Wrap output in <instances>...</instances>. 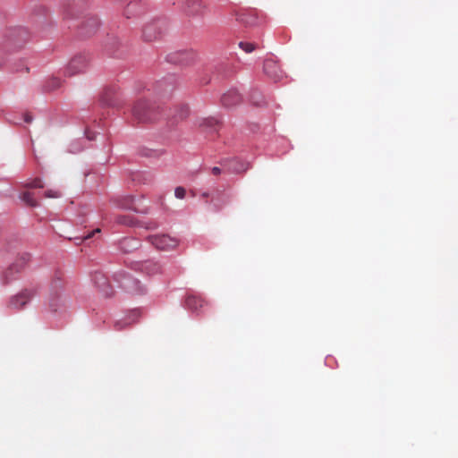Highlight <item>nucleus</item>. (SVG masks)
<instances>
[{
  "label": "nucleus",
  "mask_w": 458,
  "mask_h": 458,
  "mask_svg": "<svg viewBox=\"0 0 458 458\" xmlns=\"http://www.w3.org/2000/svg\"><path fill=\"white\" fill-rule=\"evenodd\" d=\"M89 57L85 54L73 56L65 68V74L73 76L84 72L89 65Z\"/></svg>",
  "instance_id": "6"
},
{
  "label": "nucleus",
  "mask_w": 458,
  "mask_h": 458,
  "mask_svg": "<svg viewBox=\"0 0 458 458\" xmlns=\"http://www.w3.org/2000/svg\"><path fill=\"white\" fill-rule=\"evenodd\" d=\"M126 325H128V324L127 323H123L122 321H116L114 323V328L116 330H122V329H123L125 327Z\"/></svg>",
  "instance_id": "31"
},
{
  "label": "nucleus",
  "mask_w": 458,
  "mask_h": 458,
  "mask_svg": "<svg viewBox=\"0 0 458 458\" xmlns=\"http://www.w3.org/2000/svg\"><path fill=\"white\" fill-rule=\"evenodd\" d=\"M218 120L214 117L200 118L198 120V125L206 130H213L217 125Z\"/></svg>",
  "instance_id": "19"
},
{
  "label": "nucleus",
  "mask_w": 458,
  "mask_h": 458,
  "mask_svg": "<svg viewBox=\"0 0 458 458\" xmlns=\"http://www.w3.org/2000/svg\"><path fill=\"white\" fill-rule=\"evenodd\" d=\"M167 61L175 64H188L193 59V54L185 50L171 53L166 57Z\"/></svg>",
  "instance_id": "12"
},
{
  "label": "nucleus",
  "mask_w": 458,
  "mask_h": 458,
  "mask_svg": "<svg viewBox=\"0 0 458 458\" xmlns=\"http://www.w3.org/2000/svg\"><path fill=\"white\" fill-rule=\"evenodd\" d=\"M117 222L122 225H132V219L126 216L118 217Z\"/></svg>",
  "instance_id": "29"
},
{
  "label": "nucleus",
  "mask_w": 458,
  "mask_h": 458,
  "mask_svg": "<svg viewBox=\"0 0 458 458\" xmlns=\"http://www.w3.org/2000/svg\"><path fill=\"white\" fill-rule=\"evenodd\" d=\"M25 121H26L27 123H30V122H31V121H32V118H31V117H30V116H27V117L25 118Z\"/></svg>",
  "instance_id": "37"
},
{
  "label": "nucleus",
  "mask_w": 458,
  "mask_h": 458,
  "mask_svg": "<svg viewBox=\"0 0 458 458\" xmlns=\"http://www.w3.org/2000/svg\"><path fill=\"white\" fill-rule=\"evenodd\" d=\"M93 282L99 292L106 297L112 296L114 290L109 284L107 277L101 272H96L93 276Z\"/></svg>",
  "instance_id": "9"
},
{
  "label": "nucleus",
  "mask_w": 458,
  "mask_h": 458,
  "mask_svg": "<svg viewBox=\"0 0 458 458\" xmlns=\"http://www.w3.org/2000/svg\"><path fill=\"white\" fill-rule=\"evenodd\" d=\"M140 243L134 238H124L120 242V249L124 253L131 252L140 247Z\"/></svg>",
  "instance_id": "16"
},
{
  "label": "nucleus",
  "mask_w": 458,
  "mask_h": 458,
  "mask_svg": "<svg viewBox=\"0 0 458 458\" xmlns=\"http://www.w3.org/2000/svg\"><path fill=\"white\" fill-rule=\"evenodd\" d=\"M140 227H144L146 228L147 230H153V229H156L157 227V224L155 223V222H149V223H141L140 225Z\"/></svg>",
  "instance_id": "30"
},
{
  "label": "nucleus",
  "mask_w": 458,
  "mask_h": 458,
  "mask_svg": "<svg viewBox=\"0 0 458 458\" xmlns=\"http://www.w3.org/2000/svg\"><path fill=\"white\" fill-rule=\"evenodd\" d=\"M211 172H215V173L221 172V168L218 166H214V167H212Z\"/></svg>",
  "instance_id": "35"
},
{
  "label": "nucleus",
  "mask_w": 458,
  "mask_h": 458,
  "mask_svg": "<svg viewBox=\"0 0 458 458\" xmlns=\"http://www.w3.org/2000/svg\"><path fill=\"white\" fill-rule=\"evenodd\" d=\"M223 169H227L230 172H246L250 169L249 164L240 163L237 159L233 158L227 162V165L224 166Z\"/></svg>",
  "instance_id": "17"
},
{
  "label": "nucleus",
  "mask_w": 458,
  "mask_h": 458,
  "mask_svg": "<svg viewBox=\"0 0 458 458\" xmlns=\"http://www.w3.org/2000/svg\"><path fill=\"white\" fill-rule=\"evenodd\" d=\"M132 114L139 122L147 123L156 118V109L154 105L141 99L135 103L132 108Z\"/></svg>",
  "instance_id": "2"
},
{
  "label": "nucleus",
  "mask_w": 458,
  "mask_h": 458,
  "mask_svg": "<svg viewBox=\"0 0 458 458\" xmlns=\"http://www.w3.org/2000/svg\"><path fill=\"white\" fill-rule=\"evenodd\" d=\"M142 269L148 274H156L160 271V266L156 262L148 260L142 264Z\"/></svg>",
  "instance_id": "21"
},
{
  "label": "nucleus",
  "mask_w": 458,
  "mask_h": 458,
  "mask_svg": "<svg viewBox=\"0 0 458 458\" xmlns=\"http://www.w3.org/2000/svg\"><path fill=\"white\" fill-rule=\"evenodd\" d=\"M46 198H59L61 197V192L59 191L48 190L45 191Z\"/></svg>",
  "instance_id": "27"
},
{
  "label": "nucleus",
  "mask_w": 458,
  "mask_h": 458,
  "mask_svg": "<svg viewBox=\"0 0 458 458\" xmlns=\"http://www.w3.org/2000/svg\"><path fill=\"white\" fill-rule=\"evenodd\" d=\"M113 278L120 287L131 294L140 295L145 293V288L140 282L123 271L114 273Z\"/></svg>",
  "instance_id": "1"
},
{
  "label": "nucleus",
  "mask_w": 458,
  "mask_h": 458,
  "mask_svg": "<svg viewBox=\"0 0 458 458\" xmlns=\"http://www.w3.org/2000/svg\"><path fill=\"white\" fill-rule=\"evenodd\" d=\"M185 189L183 187H177L174 191V195L178 199H183L185 196Z\"/></svg>",
  "instance_id": "28"
},
{
  "label": "nucleus",
  "mask_w": 458,
  "mask_h": 458,
  "mask_svg": "<svg viewBox=\"0 0 458 458\" xmlns=\"http://www.w3.org/2000/svg\"><path fill=\"white\" fill-rule=\"evenodd\" d=\"M240 19L242 22L250 26H254L258 23V19L253 14H242Z\"/></svg>",
  "instance_id": "23"
},
{
  "label": "nucleus",
  "mask_w": 458,
  "mask_h": 458,
  "mask_svg": "<svg viewBox=\"0 0 458 458\" xmlns=\"http://www.w3.org/2000/svg\"><path fill=\"white\" fill-rule=\"evenodd\" d=\"M140 9V5L138 2H131L125 8L124 14L127 18H131V16L139 13V10Z\"/></svg>",
  "instance_id": "22"
},
{
  "label": "nucleus",
  "mask_w": 458,
  "mask_h": 458,
  "mask_svg": "<svg viewBox=\"0 0 458 458\" xmlns=\"http://www.w3.org/2000/svg\"><path fill=\"white\" fill-rule=\"evenodd\" d=\"M160 154H161V152L157 151V150H150L149 153H145V155L148 156V157H157Z\"/></svg>",
  "instance_id": "33"
},
{
  "label": "nucleus",
  "mask_w": 458,
  "mask_h": 458,
  "mask_svg": "<svg viewBox=\"0 0 458 458\" xmlns=\"http://www.w3.org/2000/svg\"><path fill=\"white\" fill-rule=\"evenodd\" d=\"M30 260V255L29 253H22L19 256L16 261L12 264L9 268L5 272L6 279H12L13 273H18L21 271L25 266Z\"/></svg>",
  "instance_id": "11"
},
{
  "label": "nucleus",
  "mask_w": 458,
  "mask_h": 458,
  "mask_svg": "<svg viewBox=\"0 0 458 458\" xmlns=\"http://www.w3.org/2000/svg\"><path fill=\"white\" fill-rule=\"evenodd\" d=\"M84 148H85L84 140L79 139V140H74L71 141L68 146L67 150L69 153L77 154V153H80L81 151H82L84 149Z\"/></svg>",
  "instance_id": "20"
},
{
  "label": "nucleus",
  "mask_w": 458,
  "mask_h": 458,
  "mask_svg": "<svg viewBox=\"0 0 458 458\" xmlns=\"http://www.w3.org/2000/svg\"><path fill=\"white\" fill-rule=\"evenodd\" d=\"M109 94H111V91L110 90H106L102 98H101V101L104 105H106V106H114L115 105V102L114 100L112 99L111 96H109Z\"/></svg>",
  "instance_id": "24"
},
{
  "label": "nucleus",
  "mask_w": 458,
  "mask_h": 458,
  "mask_svg": "<svg viewBox=\"0 0 458 458\" xmlns=\"http://www.w3.org/2000/svg\"><path fill=\"white\" fill-rule=\"evenodd\" d=\"M204 304V301L198 296L195 295H190L187 297L185 301V305L187 309L192 310V311H198L199 309H200Z\"/></svg>",
  "instance_id": "18"
},
{
  "label": "nucleus",
  "mask_w": 458,
  "mask_h": 458,
  "mask_svg": "<svg viewBox=\"0 0 458 458\" xmlns=\"http://www.w3.org/2000/svg\"><path fill=\"white\" fill-rule=\"evenodd\" d=\"M100 233V229H96L95 231H93L91 233L88 234L85 239H88V238H90L94 233Z\"/></svg>",
  "instance_id": "34"
},
{
  "label": "nucleus",
  "mask_w": 458,
  "mask_h": 458,
  "mask_svg": "<svg viewBox=\"0 0 458 458\" xmlns=\"http://www.w3.org/2000/svg\"><path fill=\"white\" fill-rule=\"evenodd\" d=\"M132 174V175H134V176L131 178V180H132V181H136V180H138V177H140V174Z\"/></svg>",
  "instance_id": "36"
},
{
  "label": "nucleus",
  "mask_w": 458,
  "mask_h": 458,
  "mask_svg": "<svg viewBox=\"0 0 458 458\" xmlns=\"http://www.w3.org/2000/svg\"><path fill=\"white\" fill-rule=\"evenodd\" d=\"M163 21H156L143 28L142 37L146 41H154L162 34Z\"/></svg>",
  "instance_id": "8"
},
{
  "label": "nucleus",
  "mask_w": 458,
  "mask_h": 458,
  "mask_svg": "<svg viewBox=\"0 0 458 458\" xmlns=\"http://www.w3.org/2000/svg\"><path fill=\"white\" fill-rule=\"evenodd\" d=\"M23 187L25 188V190L22 192H21L19 198L24 202L26 206L31 208L37 207L38 201L31 190L43 188L44 183L42 180L40 178H34L30 181L26 182Z\"/></svg>",
  "instance_id": "3"
},
{
  "label": "nucleus",
  "mask_w": 458,
  "mask_h": 458,
  "mask_svg": "<svg viewBox=\"0 0 458 458\" xmlns=\"http://www.w3.org/2000/svg\"><path fill=\"white\" fill-rule=\"evenodd\" d=\"M2 63H3V61H2V60H0V65L2 64Z\"/></svg>",
  "instance_id": "39"
},
{
  "label": "nucleus",
  "mask_w": 458,
  "mask_h": 458,
  "mask_svg": "<svg viewBox=\"0 0 458 458\" xmlns=\"http://www.w3.org/2000/svg\"><path fill=\"white\" fill-rule=\"evenodd\" d=\"M36 294L37 291L34 288L24 289L18 294L10 298L8 308L14 310H20L23 309Z\"/></svg>",
  "instance_id": "7"
},
{
  "label": "nucleus",
  "mask_w": 458,
  "mask_h": 458,
  "mask_svg": "<svg viewBox=\"0 0 458 458\" xmlns=\"http://www.w3.org/2000/svg\"><path fill=\"white\" fill-rule=\"evenodd\" d=\"M61 284H62V279L60 277H56L52 282L53 288H58L61 286Z\"/></svg>",
  "instance_id": "32"
},
{
  "label": "nucleus",
  "mask_w": 458,
  "mask_h": 458,
  "mask_svg": "<svg viewBox=\"0 0 458 458\" xmlns=\"http://www.w3.org/2000/svg\"><path fill=\"white\" fill-rule=\"evenodd\" d=\"M264 72L275 81L283 78V72L276 61L272 58L267 59L263 64Z\"/></svg>",
  "instance_id": "10"
},
{
  "label": "nucleus",
  "mask_w": 458,
  "mask_h": 458,
  "mask_svg": "<svg viewBox=\"0 0 458 458\" xmlns=\"http://www.w3.org/2000/svg\"><path fill=\"white\" fill-rule=\"evenodd\" d=\"M30 39V34L27 29L23 27L14 28L10 30L7 39L6 46L13 49L21 47L23 44Z\"/></svg>",
  "instance_id": "5"
},
{
  "label": "nucleus",
  "mask_w": 458,
  "mask_h": 458,
  "mask_svg": "<svg viewBox=\"0 0 458 458\" xmlns=\"http://www.w3.org/2000/svg\"><path fill=\"white\" fill-rule=\"evenodd\" d=\"M239 47L245 52V53H251L255 49V45L251 42H243L241 41L239 43Z\"/></svg>",
  "instance_id": "25"
},
{
  "label": "nucleus",
  "mask_w": 458,
  "mask_h": 458,
  "mask_svg": "<svg viewBox=\"0 0 458 458\" xmlns=\"http://www.w3.org/2000/svg\"><path fill=\"white\" fill-rule=\"evenodd\" d=\"M93 139H94L93 137L88 136L89 140H92Z\"/></svg>",
  "instance_id": "38"
},
{
  "label": "nucleus",
  "mask_w": 458,
  "mask_h": 458,
  "mask_svg": "<svg viewBox=\"0 0 458 458\" xmlns=\"http://www.w3.org/2000/svg\"><path fill=\"white\" fill-rule=\"evenodd\" d=\"M147 241L157 250L164 251L174 250L179 244V242L176 238L168 234L148 235L147 237Z\"/></svg>",
  "instance_id": "4"
},
{
  "label": "nucleus",
  "mask_w": 458,
  "mask_h": 458,
  "mask_svg": "<svg viewBox=\"0 0 458 458\" xmlns=\"http://www.w3.org/2000/svg\"><path fill=\"white\" fill-rule=\"evenodd\" d=\"M119 206L125 209L139 211L138 208L134 206L133 199L131 198L127 199L125 203L119 204Z\"/></svg>",
  "instance_id": "26"
},
{
  "label": "nucleus",
  "mask_w": 458,
  "mask_h": 458,
  "mask_svg": "<svg viewBox=\"0 0 458 458\" xmlns=\"http://www.w3.org/2000/svg\"><path fill=\"white\" fill-rule=\"evenodd\" d=\"M205 6L199 0H186L184 12L191 16L200 15L204 13Z\"/></svg>",
  "instance_id": "14"
},
{
  "label": "nucleus",
  "mask_w": 458,
  "mask_h": 458,
  "mask_svg": "<svg viewBox=\"0 0 458 458\" xmlns=\"http://www.w3.org/2000/svg\"><path fill=\"white\" fill-rule=\"evenodd\" d=\"M64 304V299L61 293L55 292L51 293L47 298V308L50 312H56Z\"/></svg>",
  "instance_id": "15"
},
{
  "label": "nucleus",
  "mask_w": 458,
  "mask_h": 458,
  "mask_svg": "<svg viewBox=\"0 0 458 458\" xmlns=\"http://www.w3.org/2000/svg\"><path fill=\"white\" fill-rule=\"evenodd\" d=\"M241 101L242 97L235 89H229L221 98L222 105L228 108L237 106Z\"/></svg>",
  "instance_id": "13"
}]
</instances>
